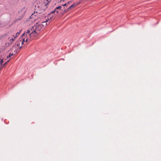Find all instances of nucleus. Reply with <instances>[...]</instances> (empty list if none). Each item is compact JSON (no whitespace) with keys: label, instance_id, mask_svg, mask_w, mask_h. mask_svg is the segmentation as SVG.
<instances>
[{"label":"nucleus","instance_id":"nucleus-1","mask_svg":"<svg viewBox=\"0 0 161 161\" xmlns=\"http://www.w3.org/2000/svg\"><path fill=\"white\" fill-rule=\"evenodd\" d=\"M44 25L42 24H39L38 25H35L32 26L31 30H33V31L29 34L30 38L31 39H33L34 38L33 37V36H34L36 37H37L38 36V35L37 34L38 32L41 31Z\"/></svg>","mask_w":161,"mask_h":161},{"label":"nucleus","instance_id":"nucleus-2","mask_svg":"<svg viewBox=\"0 0 161 161\" xmlns=\"http://www.w3.org/2000/svg\"><path fill=\"white\" fill-rule=\"evenodd\" d=\"M26 10L27 9L25 7L20 8V9L18 11L19 18L17 19V21H19L20 20L23 18Z\"/></svg>","mask_w":161,"mask_h":161},{"label":"nucleus","instance_id":"nucleus-3","mask_svg":"<svg viewBox=\"0 0 161 161\" xmlns=\"http://www.w3.org/2000/svg\"><path fill=\"white\" fill-rule=\"evenodd\" d=\"M21 42V40H19V41H17V42L13 45V47H15V48H17V47H18V48L20 49L22 47V45L21 46H20Z\"/></svg>","mask_w":161,"mask_h":161},{"label":"nucleus","instance_id":"nucleus-4","mask_svg":"<svg viewBox=\"0 0 161 161\" xmlns=\"http://www.w3.org/2000/svg\"><path fill=\"white\" fill-rule=\"evenodd\" d=\"M13 37H12L11 38L9 37L8 38V39L9 40L8 42V43L9 45H10L12 44L13 42L14 41L16 38V37H15L14 35H13Z\"/></svg>","mask_w":161,"mask_h":161},{"label":"nucleus","instance_id":"nucleus-5","mask_svg":"<svg viewBox=\"0 0 161 161\" xmlns=\"http://www.w3.org/2000/svg\"><path fill=\"white\" fill-rule=\"evenodd\" d=\"M77 4H73L70 6L68 8L66 9H65L64 11V12H68L69 10H70L71 8H73L76 6Z\"/></svg>","mask_w":161,"mask_h":161},{"label":"nucleus","instance_id":"nucleus-6","mask_svg":"<svg viewBox=\"0 0 161 161\" xmlns=\"http://www.w3.org/2000/svg\"><path fill=\"white\" fill-rule=\"evenodd\" d=\"M54 19V18L53 17H50V19L48 18V19L46 20V21L45 22H43V23H46V22H48V20H49L50 19L51 20H53Z\"/></svg>","mask_w":161,"mask_h":161},{"label":"nucleus","instance_id":"nucleus-7","mask_svg":"<svg viewBox=\"0 0 161 161\" xmlns=\"http://www.w3.org/2000/svg\"><path fill=\"white\" fill-rule=\"evenodd\" d=\"M14 54L13 53H9L8 56H7V58H10Z\"/></svg>","mask_w":161,"mask_h":161},{"label":"nucleus","instance_id":"nucleus-8","mask_svg":"<svg viewBox=\"0 0 161 161\" xmlns=\"http://www.w3.org/2000/svg\"><path fill=\"white\" fill-rule=\"evenodd\" d=\"M4 26V24L0 20V27H3Z\"/></svg>","mask_w":161,"mask_h":161},{"label":"nucleus","instance_id":"nucleus-9","mask_svg":"<svg viewBox=\"0 0 161 161\" xmlns=\"http://www.w3.org/2000/svg\"><path fill=\"white\" fill-rule=\"evenodd\" d=\"M56 9H55L53 11H52L50 13H49L48 14V17H49V16L51 14H53L54 13H55Z\"/></svg>","mask_w":161,"mask_h":161},{"label":"nucleus","instance_id":"nucleus-10","mask_svg":"<svg viewBox=\"0 0 161 161\" xmlns=\"http://www.w3.org/2000/svg\"><path fill=\"white\" fill-rule=\"evenodd\" d=\"M19 49V48H17V49H15L14 50V52L15 53H18L19 52V49Z\"/></svg>","mask_w":161,"mask_h":161},{"label":"nucleus","instance_id":"nucleus-11","mask_svg":"<svg viewBox=\"0 0 161 161\" xmlns=\"http://www.w3.org/2000/svg\"><path fill=\"white\" fill-rule=\"evenodd\" d=\"M25 42V38H24L22 39V41H21V43L22 46L24 44V42Z\"/></svg>","mask_w":161,"mask_h":161},{"label":"nucleus","instance_id":"nucleus-12","mask_svg":"<svg viewBox=\"0 0 161 161\" xmlns=\"http://www.w3.org/2000/svg\"><path fill=\"white\" fill-rule=\"evenodd\" d=\"M4 59H2L0 60V64H3V63L4 62Z\"/></svg>","mask_w":161,"mask_h":161},{"label":"nucleus","instance_id":"nucleus-13","mask_svg":"<svg viewBox=\"0 0 161 161\" xmlns=\"http://www.w3.org/2000/svg\"><path fill=\"white\" fill-rule=\"evenodd\" d=\"M21 32V31H20L19 32H17L16 34V36H15V37H16L17 36H19L20 32Z\"/></svg>","mask_w":161,"mask_h":161},{"label":"nucleus","instance_id":"nucleus-14","mask_svg":"<svg viewBox=\"0 0 161 161\" xmlns=\"http://www.w3.org/2000/svg\"><path fill=\"white\" fill-rule=\"evenodd\" d=\"M9 60H8L5 63H4L3 64V66H4L6 64H7V63L9 62Z\"/></svg>","mask_w":161,"mask_h":161},{"label":"nucleus","instance_id":"nucleus-15","mask_svg":"<svg viewBox=\"0 0 161 161\" xmlns=\"http://www.w3.org/2000/svg\"><path fill=\"white\" fill-rule=\"evenodd\" d=\"M62 8V6H59L58 7H57L56 8V9H60V10H61V8Z\"/></svg>","mask_w":161,"mask_h":161},{"label":"nucleus","instance_id":"nucleus-16","mask_svg":"<svg viewBox=\"0 0 161 161\" xmlns=\"http://www.w3.org/2000/svg\"><path fill=\"white\" fill-rule=\"evenodd\" d=\"M4 66H3V64H0V71L2 69V68L4 67Z\"/></svg>","mask_w":161,"mask_h":161},{"label":"nucleus","instance_id":"nucleus-17","mask_svg":"<svg viewBox=\"0 0 161 161\" xmlns=\"http://www.w3.org/2000/svg\"><path fill=\"white\" fill-rule=\"evenodd\" d=\"M50 0H46L47 2L45 4V6H47V5L50 2Z\"/></svg>","mask_w":161,"mask_h":161},{"label":"nucleus","instance_id":"nucleus-18","mask_svg":"<svg viewBox=\"0 0 161 161\" xmlns=\"http://www.w3.org/2000/svg\"><path fill=\"white\" fill-rule=\"evenodd\" d=\"M72 1H69L67 3H66L67 5H69L71 3Z\"/></svg>","mask_w":161,"mask_h":161},{"label":"nucleus","instance_id":"nucleus-19","mask_svg":"<svg viewBox=\"0 0 161 161\" xmlns=\"http://www.w3.org/2000/svg\"><path fill=\"white\" fill-rule=\"evenodd\" d=\"M29 41L30 42V41L29 40V39L28 38H27L25 40V42H28Z\"/></svg>","mask_w":161,"mask_h":161},{"label":"nucleus","instance_id":"nucleus-20","mask_svg":"<svg viewBox=\"0 0 161 161\" xmlns=\"http://www.w3.org/2000/svg\"><path fill=\"white\" fill-rule=\"evenodd\" d=\"M55 9H56L55 13H56L57 14H58L59 13L58 11V10H57V9H56V8Z\"/></svg>","mask_w":161,"mask_h":161},{"label":"nucleus","instance_id":"nucleus-21","mask_svg":"<svg viewBox=\"0 0 161 161\" xmlns=\"http://www.w3.org/2000/svg\"><path fill=\"white\" fill-rule=\"evenodd\" d=\"M30 31H31L30 30H28L26 32V33H30Z\"/></svg>","mask_w":161,"mask_h":161},{"label":"nucleus","instance_id":"nucleus-22","mask_svg":"<svg viewBox=\"0 0 161 161\" xmlns=\"http://www.w3.org/2000/svg\"><path fill=\"white\" fill-rule=\"evenodd\" d=\"M66 5H67L66 3H65L64 4H62L61 6H66Z\"/></svg>","mask_w":161,"mask_h":161},{"label":"nucleus","instance_id":"nucleus-23","mask_svg":"<svg viewBox=\"0 0 161 161\" xmlns=\"http://www.w3.org/2000/svg\"><path fill=\"white\" fill-rule=\"evenodd\" d=\"M25 35V33H24L22 34V36L23 37V36H24Z\"/></svg>","mask_w":161,"mask_h":161},{"label":"nucleus","instance_id":"nucleus-24","mask_svg":"<svg viewBox=\"0 0 161 161\" xmlns=\"http://www.w3.org/2000/svg\"><path fill=\"white\" fill-rule=\"evenodd\" d=\"M33 15V14H32L31 15V16H30V18H31V16L32 15Z\"/></svg>","mask_w":161,"mask_h":161},{"label":"nucleus","instance_id":"nucleus-25","mask_svg":"<svg viewBox=\"0 0 161 161\" xmlns=\"http://www.w3.org/2000/svg\"><path fill=\"white\" fill-rule=\"evenodd\" d=\"M62 1L64 2V0H61L60 2H61Z\"/></svg>","mask_w":161,"mask_h":161},{"label":"nucleus","instance_id":"nucleus-26","mask_svg":"<svg viewBox=\"0 0 161 161\" xmlns=\"http://www.w3.org/2000/svg\"><path fill=\"white\" fill-rule=\"evenodd\" d=\"M1 39V37H0V39Z\"/></svg>","mask_w":161,"mask_h":161}]
</instances>
